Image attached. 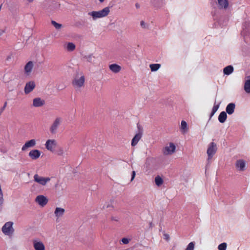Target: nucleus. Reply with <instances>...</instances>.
I'll return each instance as SVG.
<instances>
[{
    "label": "nucleus",
    "mask_w": 250,
    "mask_h": 250,
    "mask_svg": "<svg viewBox=\"0 0 250 250\" xmlns=\"http://www.w3.org/2000/svg\"><path fill=\"white\" fill-rule=\"evenodd\" d=\"M51 23L57 30L61 29L62 27V24L58 23L54 21H51Z\"/></svg>",
    "instance_id": "30"
},
{
    "label": "nucleus",
    "mask_w": 250,
    "mask_h": 250,
    "mask_svg": "<svg viewBox=\"0 0 250 250\" xmlns=\"http://www.w3.org/2000/svg\"><path fill=\"white\" fill-rule=\"evenodd\" d=\"M227 118V113L225 111H222L218 116V121L221 123H224L226 121Z\"/></svg>",
    "instance_id": "21"
},
{
    "label": "nucleus",
    "mask_w": 250,
    "mask_h": 250,
    "mask_svg": "<svg viewBox=\"0 0 250 250\" xmlns=\"http://www.w3.org/2000/svg\"><path fill=\"white\" fill-rule=\"evenodd\" d=\"M33 63L32 61L28 62L24 66V71L27 75H29L32 70Z\"/></svg>",
    "instance_id": "15"
},
{
    "label": "nucleus",
    "mask_w": 250,
    "mask_h": 250,
    "mask_svg": "<svg viewBox=\"0 0 250 250\" xmlns=\"http://www.w3.org/2000/svg\"><path fill=\"white\" fill-rule=\"evenodd\" d=\"M161 64L158 63L151 64L149 65L150 68L152 71H156L160 67Z\"/></svg>",
    "instance_id": "28"
},
{
    "label": "nucleus",
    "mask_w": 250,
    "mask_h": 250,
    "mask_svg": "<svg viewBox=\"0 0 250 250\" xmlns=\"http://www.w3.org/2000/svg\"><path fill=\"white\" fill-rule=\"evenodd\" d=\"M33 246L35 250H45L43 244L41 242L33 241Z\"/></svg>",
    "instance_id": "14"
},
{
    "label": "nucleus",
    "mask_w": 250,
    "mask_h": 250,
    "mask_svg": "<svg viewBox=\"0 0 250 250\" xmlns=\"http://www.w3.org/2000/svg\"><path fill=\"white\" fill-rule=\"evenodd\" d=\"M109 67L111 71L115 73H118L121 70V67L115 63L109 65Z\"/></svg>",
    "instance_id": "18"
},
{
    "label": "nucleus",
    "mask_w": 250,
    "mask_h": 250,
    "mask_svg": "<svg viewBox=\"0 0 250 250\" xmlns=\"http://www.w3.org/2000/svg\"><path fill=\"white\" fill-rule=\"evenodd\" d=\"M165 238L167 240H168L169 239V236L168 234H165Z\"/></svg>",
    "instance_id": "41"
},
{
    "label": "nucleus",
    "mask_w": 250,
    "mask_h": 250,
    "mask_svg": "<svg viewBox=\"0 0 250 250\" xmlns=\"http://www.w3.org/2000/svg\"><path fill=\"white\" fill-rule=\"evenodd\" d=\"M233 71V67L232 65H228L223 69V73L225 75H229Z\"/></svg>",
    "instance_id": "22"
},
{
    "label": "nucleus",
    "mask_w": 250,
    "mask_h": 250,
    "mask_svg": "<svg viewBox=\"0 0 250 250\" xmlns=\"http://www.w3.org/2000/svg\"><path fill=\"white\" fill-rule=\"evenodd\" d=\"M149 225H150V226H152V223L151 222L150 223Z\"/></svg>",
    "instance_id": "46"
},
{
    "label": "nucleus",
    "mask_w": 250,
    "mask_h": 250,
    "mask_svg": "<svg viewBox=\"0 0 250 250\" xmlns=\"http://www.w3.org/2000/svg\"><path fill=\"white\" fill-rule=\"evenodd\" d=\"M218 7L220 9L224 8L226 9L229 5V2L228 0H217Z\"/></svg>",
    "instance_id": "19"
},
{
    "label": "nucleus",
    "mask_w": 250,
    "mask_h": 250,
    "mask_svg": "<svg viewBox=\"0 0 250 250\" xmlns=\"http://www.w3.org/2000/svg\"><path fill=\"white\" fill-rule=\"evenodd\" d=\"M181 129L184 130L187 129V124L185 121L181 122Z\"/></svg>",
    "instance_id": "34"
},
{
    "label": "nucleus",
    "mask_w": 250,
    "mask_h": 250,
    "mask_svg": "<svg viewBox=\"0 0 250 250\" xmlns=\"http://www.w3.org/2000/svg\"><path fill=\"white\" fill-rule=\"evenodd\" d=\"M85 81V78L83 75H82L80 78L76 76L72 81V84L75 87L80 88L83 86Z\"/></svg>",
    "instance_id": "3"
},
{
    "label": "nucleus",
    "mask_w": 250,
    "mask_h": 250,
    "mask_svg": "<svg viewBox=\"0 0 250 250\" xmlns=\"http://www.w3.org/2000/svg\"><path fill=\"white\" fill-rule=\"evenodd\" d=\"M111 220L112 221H118V218L117 217L112 216L111 218Z\"/></svg>",
    "instance_id": "40"
},
{
    "label": "nucleus",
    "mask_w": 250,
    "mask_h": 250,
    "mask_svg": "<svg viewBox=\"0 0 250 250\" xmlns=\"http://www.w3.org/2000/svg\"><path fill=\"white\" fill-rule=\"evenodd\" d=\"M244 89L247 93H250V79L245 82Z\"/></svg>",
    "instance_id": "26"
},
{
    "label": "nucleus",
    "mask_w": 250,
    "mask_h": 250,
    "mask_svg": "<svg viewBox=\"0 0 250 250\" xmlns=\"http://www.w3.org/2000/svg\"><path fill=\"white\" fill-rule=\"evenodd\" d=\"M62 121V119L60 117H57L55 119L49 128V130L51 134H54L56 133L57 130L60 126Z\"/></svg>",
    "instance_id": "2"
},
{
    "label": "nucleus",
    "mask_w": 250,
    "mask_h": 250,
    "mask_svg": "<svg viewBox=\"0 0 250 250\" xmlns=\"http://www.w3.org/2000/svg\"><path fill=\"white\" fill-rule=\"evenodd\" d=\"M135 6L137 8H139L140 7L139 4L138 3H136Z\"/></svg>",
    "instance_id": "42"
},
{
    "label": "nucleus",
    "mask_w": 250,
    "mask_h": 250,
    "mask_svg": "<svg viewBox=\"0 0 250 250\" xmlns=\"http://www.w3.org/2000/svg\"><path fill=\"white\" fill-rule=\"evenodd\" d=\"M121 241L124 244H127L129 243V239L127 238H123L122 239Z\"/></svg>",
    "instance_id": "36"
},
{
    "label": "nucleus",
    "mask_w": 250,
    "mask_h": 250,
    "mask_svg": "<svg viewBox=\"0 0 250 250\" xmlns=\"http://www.w3.org/2000/svg\"><path fill=\"white\" fill-rule=\"evenodd\" d=\"M137 127L139 130V132L137 133L133 138L131 141V145L132 146H136L139 141L141 139L142 136V131L143 129L141 126L138 124Z\"/></svg>",
    "instance_id": "6"
},
{
    "label": "nucleus",
    "mask_w": 250,
    "mask_h": 250,
    "mask_svg": "<svg viewBox=\"0 0 250 250\" xmlns=\"http://www.w3.org/2000/svg\"><path fill=\"white\" fill-rule=\"evenodd\" d=\"M236 166L240 170L243 171L245 167V162L243 160H237L236 163Z\"/></svg>",
    "instance_id": "20"
},
{
    "label": "nucleus",
    "mask_w": 250,
    "mask_h": 250,
    "mask_svg": "<svg viewBox=\"0 0 250 250\" xmlns=\"http://www.w3.org/2000/svg\"><path fill=\"white\" fill-rule=\"evenodd\" d=\"M88 62H92L94 61V57L92 55L85 56L84 57Z\"/></svg>",
    "instance_id": "33"
},
{
    "label": "nucleus",
    "mask_w": 250,
    "mask_h": 250,
    "mask_svg": "<svg viewBox=\"0 0 250 250\" xmlns=\"http://www.w3.org/2000/svg\"><path fill=\"white\" fill-rule=\"evenodd\" d=\"M2 33H3V31H1V32L0 31V36L2 34Z\"/></svg>",
    "instance_id": "45"
},
{
    "label": "nucleus",
    "mask_w": 250,
    "mask_h": 250,
    "mask_svg": "<svg viewBox=\"0 0 250 250\" xmlns=\"http://www.w3.org/2000/svg\"><path fill=\"white\" fill-rule=\"evenodd\" d=\"M45 104V101L41 98H36L33 100V105L35 107H41Z\"/></svg>",
    "instance_id": "12"
},
{
    "label": "nucleus",
    "mask_w": 250,
    "mask_h": 250,
    "mask_svg": "<svg viewBox=\"0 0 250 250\" xmlns=\"http://www.w3.org/2000/svg\"><path fill=\"white\" fill-rule=\"evenodd\" d=\"M64 209L62 208H56L54 212V213L56 217H59L64 214Z\"/></svg>",
    "instance_id": "23"
},
{
    "label": "nucleus",
    "mask_w": 250,
    "mask_h": 250,
    "mask_svg": "<svg viewBox=\"0 0 250 250\" xmlns=\"http://www.w3.org/2000/svg\"><path fill=\"white\" fill-rule=\"evenodd\" d=\"M63 148H62V147H60L57 151H56V153L57 154V155H59V156H62L63 155Z\"/></svg>",
    "instance_id": "35"
},
{
    "label": "nucleus",
    "mask_w": 250,
    "mask_h": 250,
    "mask_svg": "<svg viewBox=\"0 0 250 250\" xmlns=\"http://www.w3.org/2000/svg\"><path fill=\"white\" fill-rule=\"evenodd\" d=\"M220 103H219V104H216V101H215L214 104V105H213V108L212 109L211 112V113L210 114L209 120L211 119V118L214 115L215 113L218 109V108L219 107V106H220Z\"/></svg>",
    "instance_id": "24"
},
{
    "label": "nucleus",
    "mask_w": 250,
    "mask_h": 250,
    "mask_svg": "<svg viewBox=\"0 0 250 250\" xmlns=\"http://www.w3.org/2000/svg\"><path fill=\"white\" fill-rule=\"evenodd\" d=\"M101 2H103L104 0H99Z\"/></svg>",
    "instance_id": "44"
},
{
    "label": "nucleus",
    "mask_w": 250,
    "mask_h": 250,
    "mask_svg": "<svg viewBox=\"0 0 250 250\" xmlns=\"http://www.w3.org/2000/svg\"><path fill=\"white\" fill-rule=\"evenodd\" d=\"M7 102H5L4 103V105H3V107H1V109H0V113H1V112H3V111L5 109V108L6 106H7Z\"/></svg>",
    "instance_id": "38"
},
{
    "label": "nucleus",
    "mask_w": 250,
    "mask_h": 250,
    "mask_svg": "<svg viewBox=\"0 0 250 250\" xmlns=\"http://www.w3.org/2000/svg\"><path fill=\"white\" fill-rule=\"evenodd\" d=\"M57 145V141L54 139L47 140L45 144V148L49 151L54 152Z\"/></svg>",
    "instance_id": "5"
},
{
    "label": "nucleus",
    "mask_w": 250,
    "mask_h": 250,
    "mask_svg": "<svg viewBox=\"0 0 250 250\" xmlns=\"http://www.w3.org/2000/svg\"><path fill=\"white\" fill-rule=\"evenodd\" d=\"M100 12L102 17H105L109 14L110 12V8L109 7H106L103 9L100 10Z\"/></svg>",
    "instance_id": "25"
},
{
    "label": "nucleus",
    "mask_w": 250,
    "mask_h": 250,
    "mask_svg": "<svg viewBox=\"0 0 250 250\" xmlns=\"http://www.w3.org/2000/svg\"><path fill=\"white\" fill-rule=\"evenodd\" d=\"M140 25H141V27L142 28H147L146 24V23L143 21H141Z\"/></svg>",
    "instance_id": "37"
},
{
    "label": "nucleus",
    "mask_w": 250,
    "mask_h": 250,
    "mask_svg": "<svg viewBox=\"0 0 250 250\" xmlns=\"http://www.w3.org/2000/svg\"><path fill=\"white\" fill-rule=\"evenodd\" d=\"M36 84L34 81H30L27 83L24 87V91L25 94L31 92L35 87Z\"/></svg>",
    "instance_id": "10"
},
{
    "label": "nucleus",
    "mask_w": 250,
    "mask_h": 250,
    "mask_svg": "<svg viewBox=\"0 0 250 250\" xmlns=\"http://www.w3.org/2000/svg\"><path fill=\"white\" fill-rule=\"evenodd\" d=\"M35 145L36 141L34 139H31L25 143V144L22 146L21 150L22 151H25L27 149V148L33 147Z\"/></svg>",
    "instance_id": "11"
},
{
    "label": "nucleus",
    "mask_w": 250,
    "mask_h": 250,
    "mask_svg": "<svg viewBox=\"0 0 250 250\" xmlns=\"http://www.w3.org/2000/svg\"><path fill=\"white\" fill-rule=\"evenodd\" d=\"M88 15L91 16L94 21L97 20V19L103 18L100 11H92L88 13Z\"/></svg>",
    "instance_id": "16"
},
{
    "label": "nucleus",
    "mask_w": 250,
    "mask_h": 250,
    "mask_svg": "<svg viewBox=\"0 0 250 250\" xmlns=\"http://www.w3.org/2000/svg\"><path fill=\"white\" fill-rule=\"evenodd\" d=\"M35 201L41 206L43 207L48 202V199L43 195H40L36 197Z\"/></svg>",
    "instance_id": "9"
},
{
    "label": "nucleus",
    "mask_w": 250,
    "mask_h": 250,
    "mask_svg": "<svg viewBox=\"0 0 250 250\" xmlns=\"http://www.w3.org/2000/svg\"><path fill=\"white\" fill-rule=\"evenodd\" d=\"M41 152L38 149H33L30 151L29 156L33 160H36L40 157Z\"/></svg>",
    "instance_id": "13"
},
{
    "label": "nucleus",
    "mask_w": 250,
    "mask_h": 250,
    "mask_svg": "<svg viewBox=\"0 0 250 250\" xmlns=\"http://www.w3.org/2000/svg\"><path fill=\"white\" fill-rule=\"evenodd\" d=\"M34 180L42 186H45L47 182L50 180V179L49 177L44 178L35 174L34 176Z\"/></svg>",
    "instance_id": "8"
},
{
    "label": "nucleus",
    "mask_w": 250,
    "mask_h": 250,
    "mask_svg": "<svg viewBox=\"0 0 250 250\" xmlns=\"http://www.w3.org/2000/svg\"><path fill=\"white\" fill-rule=\"evenodd\" d=\"M217 149V146L214 142L210 143L207 149V154L208 156V159H211L214 154L216 153Z\"/></svg>",
    "instance_id": "4"
},
{
    "label": "nucleus",
    "mask_w": 250,
    "mask_h": 250,
    "mask_svg": "<svg viewBox=\"0 0 250 250\" xmlns=\"http://www.w3.org/2000/svg\"><path fill=\"white\" fill-rule=\"evenodd\" d=\"M195 242H191L188 244L185 250H194Z\"/></svg>",
    "instance_id": "31"
},
{
    "label": "nucleus",
    "mask_w": 250,
    "mask_h": 250,
    "mask_svg": "<svg viewBox=\"0 0 250 250\" xmlns=\"http://www.w3.org/2000/svg\"><path fill=\"white\" fill-rule=\"evenodd\" d=\"M28 1L29 2H32L33 0H28Z\"/></svg>",
    "instance_id": "43"
},
{
    "label": "nucleus",
    "mask_w": 250,
    "mask_h": 250,
    "mask_svg": "<svg viewBox=\"0 0 250 250\" xmlns=\"http://www.w3.org/2000/svg\"><path fill=\"white\" fill-rule=\"evenodd\" d=\"M135 175H136V172L135 171H133L132 172V174H131V181H132L134 179L135 177Z\"/></svg>",
    "instance_id": "39"
},
{
    "label": "nucleus",
    "mask_w": 250,
    "mask_h": 250,
    "mask_svg": "<svg viewBox=\"0 0 250 250\" xmlns=\"http://www.w3.org/2000/svg\"><path fill=\"white\" fill-rule=\"evenodd\" d=\"M176 149V146L173 143H170L169 146H165L163 149V153L165 155H171L173 153Z\"/></svg>",
    "instance_id": "7"
},
{
    "label": "nucleus",
    "mask_w": 250,
    "mask_h": 250,
    "mask_svg": "<svg viewBox=\"0 0 250 250\" xmlns=\"http://www.w3.org/2000/svg\"><path fill=\"white\" fill-rule=\"evenodd\" d=\"M75 45L72 42H68L67 44V50L69 51H72L75 50Z\"/></svg>",
    "instance_id": "29"
},
{
    "label": "nucleus",
    "mask_w": 250,
    "mask_h": 250,
    "mask_svg": "<svg viewBox=\"0 0 250 250\" xmlns=\"http://www.w3.org/2000/svg\"><path fill=\"white\" fill-rule=\"evenodd\" d=\"M13 222H6L2 228V232L6 235H10L14 232V229L13 228Z\"/></svg>",
    "instance_id": "1"
},
{
    "label": "nucleus",
    "mask_w": 250,
    "mask_h": 250,
    "mask_svg": "<svg viewBox=\"0 0 250 250\" xmlns=\"http://www.w3.org/2000/svg\"><path fill=\"white\" fill-rule=\"evenodd\" d=\"M155 182L156 185L159 187L163 183V180L160 176H157L155 178Z\"/></svg>",
    "instance_id": "27"
},
{
    "label": "nucleus",
    "mask_w": 250,
    "mask_h": 250,
    "mask_svg": "<svg viewBox=\"0 0 250 250\" xmlns=\"http://www.w3.org/2000/svg\"><path fill=\"white\" fill-rule=\"evenodd\" d=\"M227 246V245L226 243H222L218 246V249L219 250H226Z\"/></svg>",
    "instance_id": "32"
},
{
    "label": "nucleus",
    "mask_w": 250,
    "mask_h": 250,
    "mask_svg": "<svg viewBox=\"0 0 250 250\" xmlns=\"http://www.w3.org/2000/svg\"><path fill=\"white\" fill-rule=\"evenodd\" d=\"M235 107V105L234 103L229 104L226 108V113L229 115L232 114L234 111Z\"/></svg>",
    "instance_id": "17"
}]
</instances>
